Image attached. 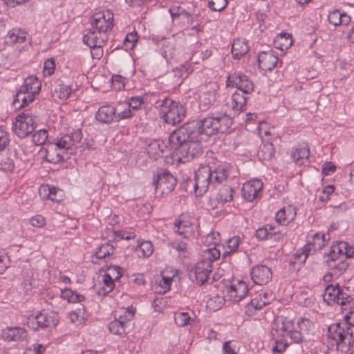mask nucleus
<instances>
[{"instance_id":"6","label":"nucleus","mask_w":354,"mask_h":354,"mask_svg":"<svg viewBox=\"0 0 354 354\" xmlns=\"http://www.w3.org/2000/svg\"><path fill=\"white\" fill-rule=\"evenodd\" d=\"M35 120L29 112H24L12 122V130L20 138H26L35 130Z\"/></svg>"},{"instance_id":"28","label":"nucleus","mask_w":354,"mask_h":354,"mask_svg":"<svg viewBox=\"0 0 354 354\" xmlns=\"http://www.w3.org/2000/svg\"><path fill=\"white\" fill-rule=\"evenodd\" d=\"M129 319L126 317L120 316L119 319H115L109 323V329L114 335H121L125 332V324Z\"/></svg>"},{"instance_id":"16","label":"nucleus","mask_w":354,"mask_h":354,"mask_svg":"<svg viewBox=\"0 0 354 354\" xmlns=\"http://www.w3.org/2000/svg\"><path fill=\"white\" fill-rule=\"evenodd\" d=\"M277 61V53L272 50L263 51L259 55V66L264 71L272 70L276 66Z\"/></svg>"},{"instance_id":"61","label":"nucleus","mask_w":354,"mask_h":354,"mask_svg":"<svg viewBox=\"0 0 354 354\" xmlns=\"http://www.w3.org/2000/svg\"><path fill=\"white\" fill-rule=\"evenodd\" d=\"M133 115L132 110L129 106L127 109H125L124 111H120L116 114L115 120L119 121L120 120L128 119L131 118Z\"/></svg>"},{"instance_id":"64","label":"nucleus","mask_w":354,"mask_h":354,"mask_svg":"<svg viewBox=\"0 0 354 354\" xmlns=\"http://www.w3.org/2000/svg\"><path fill=\"white\" fill-rule=\"evenodd\" d=\"M175 53V49L172 46H165L162 47V55L166 59L173 58Z\"/></svg>"},{"instance_id":"48","label":"nucleus","mask_w":354,"mask_h":354,"mask_svg":"<svg viewBox=\"0 0 354 354\" xmlns=\"http://www.w3.org/2000/svg\"><path fill=\"white\" fill-rule=\"evenodd\" d=\"M138 251L140 252V254H139L140 256L142 255L144 257H148L153 253V245L149 241L142 242L139 245Z\"/></svg>"},{"instance_id":"47","label":"nucleus","mask_w":354,"mask_h":354,"mask_svg":"<svg viewBox=\"0 0 354 354\" xmlns=\"http://www.w3.org/2000/svg\"><path fill=\"white\" fill-rule=\"evenodd\" d=\"M174 320L178 326L183 327L189 323L191 317L187 313L180 312L175 314Z\"/></svg>"},{"instance_id":"17","label":"nucleus","mask_w":354,"mask_h":354,"mask_svg":"<svg viewBox=\"0 0 354 354\" xmlns=\"http://www.w3.org/2000/svg\"><path fill=\"white\" fill-rule=\"evenodd\" d=\"M263 187V183L260 180H253L243 184L242 187V194L243 198L252 201L255 199Z\"/></svg>"},{"instance_id":"35","label":"nucleus","mask_w":354,"mask_h":354,"mask_svg":"<svg viewBox=\"0 0 354 354\" xmlns=\"http://www.w3.org/2000/svg\"><path fill=\"white\" fill-rule=\"evenodd\" d=\"M331 268L333 270V273L330 274H326L324 277V279L325 281L330 280L332 274L339 276L344 273L348 268V263L344 259H339L337 263H333V266Z\"/></svg>"},{"instance_id":"60","label":"nucleus","mask_w":354,"mask_h":354,"mask_svg":"<svg viewBox=\"0 0 354 354\" xmlns=\"http://www.w3.org/2000/svg\"><path fill=\"white\" fill-rule=\"evenodd\" d=\"M8 133L0 129V150H3L9 143Z\"/></svg>"},{"instance_id":"21","label":"nucleus","mask_w":354,"mask_h":354,"mask_svg":"<svg viewBox=\"0 0 354 354\" xmlns=\"http://www.w3.org/2000/svg\"><path fill=\"white\" fill-rule=\"evenodd\" d=\"M116 116V109L112 106H101L96 113V119L102 123H111Z\"/></svg>"},{"instance_id":"7","label":"nucleus","mask_w":354,"mask_h":354,"mask_svg":"<svg viewBox=\"0 0 354 354\" xmlns=\"http://www.w3.org/2000/svg\"><path fill=\"white\" fill-rule=\"evenodd\" d=\"M187 185L191 184L194 189L196 196L203 195L208 189L209 185L212 183L211 168L205 167L199 169L195 173V179L193 182L191 179L187 182Z\"/></svg>"},{"instance_id":"10","label":"nucleus","mask_w":354,"mask_h":354,"mask_svg":"<svg viewBox=\"0 0 354 354\" xmlns=\"http://www.w3.org/2000/svg\"><path fill=\"white\" fill-rule=\"evenodd\" d=\"M227 86L236 87L238 90L245 93V95L250 94L254 91V84L248 77L241 72H235L230 74L226 81Z\"/></svg>"},{"instance_id":"49","label":"nucleus","mask_w":354,"mask_h":354,"mask_svg":"<svg viewBox=\"0 0 354 354\" xmlns=\"http://www.w3.org/2000/svg\"><path fill=\"white\" fill-rule=\"evenodd\" d=\"M240 243V240L239 236H234L229 239L227 245L228 248L230 249L229 251H225L223 254V257L225 258L227 256H228L230 253L234 252L236 251V250L238 248Z\"/></svg>"},{"instance_id":"20","label":"nucleus","mask_w":354,"mask_h":354,"mask_svg":"<svg viewBox=\"0 0 354 354\" xmlns=\"http://www.w3.org/2000/svg\"><path fill=\"white\" fill-rule=\"evenodd\" d=\"M37 318V324L41 328H50L55 326L59 322L58 315L53 311L41 310L36 315Z\"/></svg>"},{"instance_id":"1","label":"nucleus","mask_w":354,"mask_h":354,"mask_svg":"<svg viewBox=\"0 0 354 354\" xmlns=\"http://www.w3.org/2000/svg\"><path fill=\"white\" fill-rule=\"evenodd\" d=\"M185 125L173 131L169 137V143L175 151L177 160L180 162H187L194 158L201 156L203 153V147L198 140V136H192V132H183L186 131Z\"/></svg>"},{"instance_id":"3","label":"nucleus","mask_w":354,"mask_h":354,"mask_svg":"<svg viewBox=\"0 0 354 354\" xmlns=\"http://www.w3.org/2000/svg\"><path fill=\"white\" fill-rule=\"evenodd\" d=\"M345 323H336L330 325L328 329V336L335 341L337 347H345L347 350L354 343L353 331L351 326H354V311H349L344 316Z\"/></svg>"},{"instance_id":"46","label":"nucleus","mask_w":354,"mask_h":354,"mask_svg":"<svg viewBox=\"0 0 354 354\" xmlns=\"http://www.w3.org/2000/svg\"><path fill=\"white\" fill-rule=\"evenodd\" d=\"M48 138V132L46 129L37 131L32 136V142L37 145H41L45 143Z\"/></svg>"},{"instance_id":"39","label":"nucleus","mask_w":354,"mask_h":354,"mask_svg":"<svg viewBox=\"0 0 354 354\" xmlns=\"http://www.w3.org/2000/svg\"><path fill=\"white\" fill-rule=\"evenodd\" d=\"M313 326V324L310 319L301 317L297 321V327L295 328L306 336L308 335Z\"/></svg>"},{"instance_id":"2","label":"nucleus","mask_w":354,"mask_h":354,"mask_svg":"<svg viewBox=\"0 0 354 354\" xmlns=\"http://www.w3.org/2000/svg\"><path fill=\"white\" fill-rule=\"evenodd\" d=\"M232 124V118L226 114L216 113L208 116L201 120H193L185 123L187 131L192 133V136H198L205 134L210 136L217 133H225Z\"/></svg>"},{"instance_id":"31","label":"nucleus","mask_w":354,"mask_h":354,"mask_svg":"<svg viewBox=\"0 0 354 354\" xmlns=\"http://www.w3.org/2000/svg\"><path fill=\"white\" fill-rule=\"evenodd\" d=\"M228 176V170L223 166H218L214 169H211L212 183L220 184L227 179Z\"/></svg>"},{"instance_id":"25","label":"nucleus","mask_w":354,"mask_h":354,"mask_svg":"<svg viewBox=\"0 0 354 354\" xmlns=\"http://www.w3.org/2000/svg\"><path fill=\"white\" fill-rule=\"evenodd\" d=\"M26 337V331L20 327L8 328L2 333V337L8 341L22 340Z\"/></svg>"},{"instance_id":"32","label":"nucleus","mask_w":354,"mask_h":354,"mask_svg":"<svg viewBox=\"0 0 354 354\" xmlns=\"http://www.w3.org/2000/svg\"><path fill=\"white\" fill-rule=\"evenodd\" d=\"M324 246V243L321 239V234L319 233H316L313 235V241L310 242L307 245H305V250L304 252V254L305 255L304 260L305 261L308 255L309 251L313 249L314 250H320Z\"/></svg>"},{"instance_id":"11","label":"nucleus","mask_w":354,"mask_h":354,"mask_svg":"<svg viewBox=\"0 0 354 354\" xmlns=\"http://www.w3.org/2000/svg\"><path fill=\"white\" fill-rule=\"evenodd\" d=\"M82 139V133L81 130L78 129L71 134H66L60 138H57L53 143L68 156V153H72V151L69 152V151H72L73 147L80 142Z\"/></svg>"},{"instance_id":"58","label":"nucleus","mask_w":354,"mask_h":354,"mask_svg":"<svg viewBox=\"0 0 354 354\" xmlns=\"http://www.w3.org/2000/svg\"><path fill=\"white\" fill-rule=\"evenodd\" d=\"M344 247H348V243L345 241H340L337 243L336 245H333L331 249L334 250L337 254L343 257L344 256L343 250H344Z\"/></svg>"},{"instance_id":"42","label":"nucleus","mask_w":354,"mask_h":354,"mask_svg":"<svg viewBox=\"0 0 354 354\" xmlns=\"http://www.w3.org/2000/svg\"><path fill=\"white\" fill-rule=\"evenodd\" d=\"M114 248L109 243L102 245L95 252L96 258L102 259L113 253Z\"/></svg>"},{"instance_id":"37","label":"nucleus","mask_w":354,"mask_h":354,"mask_svg":"<svg viewBox=\"0 0 354 354\" xmlns=\"http://www.w3.org/2000/svg\"><path fill=\"white\" fill-rule=\"evenodd\" d=\"M234 189L227 185L223 186L217 194V199L221 203L231 201L233 198Z\"/></svg>"},{"instance_id":"41","label":"nucleus","mask_w":354,"mask_h":354,"mask_svg":"<svg viewBox=\"0 0 354 354\" xmlns=\"http://www.w3.org/2000/svg\"><path fill=\"white\" fill-rule=\"evenodd\" d=\"M309 156V150L307 147H301L296 149L292 153V158L294 161L299 165L303 164V159H306Z\"/></svg>"},{"instance_id":"15","label":"nucleus","mask_w":354,"mask_h":354,"mask_svg":"<svg viewBox=\"0 0 354 354\" xmlns=\"http://www.w3.org/2000/svg\"><path fill=\"white\" fill-rule=\"evenodd\" d=\"M250 274L254 283L260 286L267 284L272 277L271 269L263 265L252 268Z\"/></svg>"},{"instance_id":"52","label":"nucleus","mask_w":354,"mask_h":354,"mask_svg":"<svg viewBox=\"0 0 354 354\" xmlns=\"http://www.w3.org/2000/svg\"><path fill=\"white\" fill-rule=\"evenodd\" d=\"M276 232H268V228L267 226L263 227H260L256 231V236L259 240H266L268 239H271Z\"/></svg>"},{"instance_id":"38","label":"nucleus","mask_w":354,"mask_h":354,"mask_svg":"<svg viewBox=\"0 0 354 354\" xmlns=\"http://www.w3.org/2000/svg\"><path fill=\"white\" fill-rule=\"evenodd\" d=\"M216 100V91L214 89L204 91L200 96V104L204 108L207 107L209 104L214 103Z\"/></svg>"},{"instance_id":"14","label":"nucleus","mask_w":354,"mask_h":354,"mask_svg":"<svg viewBox=\"0 0 354 354\" xmlns=\"http://www.w3.org/2000/svg\"><path fill=\"white\" fill-rule=\"evenodd\" d=\"M249 289L246 283L243 281H239L237 283L226 288L225 297L232 302L240 303L243 301Z\"/></svg>"},{"instance_id":"8","label":"nucleus","mask_w":354,"mask_h":354,"mask_svg":"<svg viewBox=\"0 0 354 354\" xmlns=\"http://www.w3.org/2000/svg\"><path fill=\"white\" fill-rule=\"evenodd\" d=\"M152 185L155 189L159 190L161 194H168L174 189L176 179L170 172L161 169L153 175Z\"/></svg>"},{"instance_id":"56","label":"nucleus","mask_w":354,"mask_h":354,"mask_svg":"<svg viewBox=\"0 0 354 354\" xmlns=\"http://www.w3.org/2000/svg\"><path fill=\"white\" fill-rule=\"evenodd\" d=\"M103 281L104 284L103 287L104 292L109 293L112 291L114 286V279L111 278L109 274H104Z\"/></svg>"},{"instance_id":"40","label":"nucleus","mask_w":354,"mask_h":354,"mask_svg":"<svg viewBox=\"0 0 354 354\" xmlns=\"http://www.w3.org/2000/svg\"><path fill=\"white\" fill-rule=\"evenodd\" d=\"M75 91V88L73 86L62 84L58 85L55 92L57 93L59 98L66 100Z\"/></svg>"},{"instance_id":"57","label":"nucleus","mask_w":354,"mask_h":354,"mask_svg":"<svg viewBox=\"0 0 354 354\" xmlns=\"http://www.w3.org/2000/svg\"><path fill=\"white\" fill-rule=\"evenodd\" d=\"M30 223L34 227H41L46 223L45 218L41 215L34 216L30 218Z\"/></svg>"},{"instance_id":"44","label":"nucleus","mask_w":354,"mask_h":354,"mask_svg":"<svg viewBox=\"0 0 354 354\" xmlns=\"http://www.w3.org/2000/svg\"><path fill=\"white\" fill-rule=\"evenodd\" d=\"M138 39V37L136 32H132L127 34L123 41L125 50H127L132 49L137 42Z\"/></svg>"},{"instance_id":"13","label":"nucleus","mask_w":354,"mask_h":354,"mask_svg":"<svg viewBox=\"0 0 354 354\" xmlns=\"http://www.w3.org/2000/svg\"><path fill=\"white\" fill-rule=\"evenodd\" d=\"M273 299V294L270 291L260 292L251 299L249 303L245 304V313L252 314L254 313V310H260L267 304H269Z\"/></svg>"},{"instance_id":"53","label":"nucleus","mask_w":354,"mask_h":354,"mask_svg":"<svg viewBox=\"0 0 354 354\" xmlns=\"http://www.w3.org/2000/svg\"><path fill=\"white\" fill-rule=\"evenodd\" d=\"M105 274H109L113 279L118 280L122 276L121 268L118 266H110Z\"/></svg>"},{"instance_id":"51","label":"nucleus","mask_w":354,"mask_h":354,"mask_svg":"<svg viewBox=\"0 0 354 354\" xmlns=\"http://www.w3.org/2000/svg\"><path fill=\"white\" fill-rule=\"evenodd\" d=\"M342 12L339 10H335L329 12L328 19L330 24L335 26L341 25Z\"/></svg>"},{"instance_id":"34","label":"nucleus","mask_w":354,"mask_h":354,"mask_svg":"<svg viewBox=\"0 0 354 354\" xmlns=\"http://www.w3.org/2000/svg\"><path fill=\"white\" fill-rule=\"evenodd\" d=\"M169 12L173 18L180 17L187 19L189 24L193 23L191 14L182 6H171Z\"/></svg>"},{"instance_id":"30","label":"nucleus","mask_w":354,"mask_h":354,"mask_svg":"<svg viewBox=\"0 0 354 354\" xmlns=\"http://www.w3.org/2000/svg\"><path fill=\"white\" fill-rule=\"evenodd\" d=\"M274 153V148L271 142H266L259 147L257 156L261 160H270Z\"/></svg>"},{"instance_id":"22","label":"nucleus","mask_w":354,"mask_h":354,"mask_svg":"<svg viewBox=\"0 0 354 354\" xmlns=\"http://www.w3.org/2000/svg\"><path fill=\"white\" fill-rule=\"evenodd\" d=\"M39 194L44 198H47L52 201L59 202L62 201L64 192L62 189L48 185L41 186L39 188Z\"/></svg>"},{"instance_id":"62","label":"nucleus","mask_w":354,"mask_h":354,"mask_svg":"<svg viewBox=\"0 0 354 354\" xmlns=\"http://www.w3.org/2000/svg\"><path fill=\"white\" fill-rule=\"evenodd\" d=\"M276 221L281 225H285L289 222V219L286 216V210L281 209L276 214Z\"/></svg>"},{"instance_id":"59","label":"nucleus","mask_w":354,"mask_h":354,"mask_svg":"<svg viewBox=\"0 0 354 354\" xmlns=\"http://www.w3.org/2000/svg\"><path fill=\"white\" fill-rule=\"evenodd\" d=\"M328 259L326 262L329 267H333V263H336V261L341 259V257L336 254V252L331 249V251L327 255Z\"/></svg>"},{"instance_id":"4","label":"nucleus","mask_w":354,"mask_h":354,"mask_svg":"<svg viewBox=\"0 0 354 354\" xmlns=\"http://www.w3.org/2000/svg\"><path fill=\"white\" fill-rule=\"evenodd\" d=\"M41 83L35 76H29L25 79L24 84L16 93L13 104L21 108L32 102L35 95L41 90Z\"/></svg>"},{"instance_id":"19","label":"nucleus","mask_w":354,"mask_h":354,"mask_svg":"<svg viewBox=\"0 0 354 354\" xmlns=\"http://www.w3.org/2000/svg\"><path fill=\"white\" fill-rule=\"evenodd\" d=\"M44 153L45 160L50 163L57 164L68 158L54 143L48 145L45 149Z\"/></svg>"},{"instance_id":"9","label":"nucleus","mask_w":354,"mask_h":354,"mask_svg":"<svg viewBox=\"0 0 354 354\" xmlns=\"http://www.w3.org/2000/svg\"><path fill=\"white\" fill-rule=\"evenodd\" d=\"M91 23L93 30L99 34H106L113 26V15L109 10L95 13L92 16Z\"/></svg>"},{"instance_id":"54","label":"nucleus","mask_w":354,"mask_h":354,"mask_svg":"<svg viewBox=\"0 0 354 354\" xmlns=\"http://www.w3.org/2000/svg\"><path fill=\"white\" fill-rule=\"evenodd\" d=\"M55 60L52 58L48 59L44 62V73L46 75H51L55 71Z\"/></svg>"},{"instance_id":"23","label":"nucleus","mask_w":354,"mask_h":354,"mask_svg":"<svg viewBox=\"0 0 354 354\" xmlns=\"http://www.w3.org/2000/svg\"><path fill=\"white\" fill-rule=\"evenodd\" d=\"M275 328H273L281 337L288 335L294 328L293 321L288 317L278 318L274 322Z\"/></svg>"},{"instance_id":"36","label":"nucleus","mask_w":354,"mask_h":354,"mask_svg":"<svg viewBox=\"0 0 354 354\" xmlns=\"http://www.w3.org/2000/svg\"><path fill=\"white\" fill-rule=\"evenodd\" d=\"M221 256L220 251L215 247L205 249L203 252L202 259L200 261H207L210 265L219 259Z\"/></svg>"},{"instance_id":"27","label":"nucleus","mask_w":354,"mask_h":354,"mask_svg":"<svg viewBox=\"0 0 354 354\" xmlns=\"http://www.w3.org/2000/svg\"><path fill=\"white\" fill-rule=\"evenodd\" d=\"M249 50V46L245 39H236L234 40L232 46L233 57L237 59L245 55Z\"/></svg>"},{"instance_id":"45","label":"nucleus","mask_w":354,"mask_h":354,"mask_svg":"<svg viewBox=\"0 0 354 354\" xmlns=\"http://www.w3.org/2000/svg\"><path fill=\"white\" fill-rule=\"evenodd\" d=\"M292 343L302 344L306 341V336L294 327L288 334Z\"/></svg>"},{"instance_id":"26","label":"nucleus","mask_w":354,"mask_h":354,"mask_svg":"<svg viewBox=\"0 0 354 354\" xmlns=\"http://www.w3.org/2000/svg\"><path fill=\"white\" fill-rule=\"evenodd\" d=\"M354 290L349 287H340L339 293L337 295V304L341 306L351 304L353 303L354 305Z\"/></svg>"},{"instance_id":"24","label":"nucleus","mask_w":354,"mask_h":354,"mask_svg":"<svg viewBox=\"0 0 354 354\" xmlns=\"http://www.w3.org/2000/svg\"><path fill=\"white\" fill-rule=\"evenodd\" d=\"M27 32L21 29H12L6 37L5 42L9 45L23 44L26 41Z\"/></svg>"},{"instance_id":"5","label":"nucleus","mask_w":354,"mask_h":354,"mask_svg":"<svg viewBox=\"0 0 354 354\" xmlns=\"http://www.w3.org/2000/svg\"><path fill=\"white\" fill-rule=\"evenodd\" d=\"M160 114L165 122L175 125L183 121L185 117V109L179 102L165 98L161 102Z\"/></svg>"},{"instance_id":"18","label":"nucleus","mask_w":354,"mask_h":354,"mask_svg":"<svg viewBox=\"0 0 354 354\" xmlns=\"http://www.w3.org/2000/svg\"><path fill=\"white\" fill-rule=\"evenodd\" d=\"M108 41L105 33L99 34L97 31L91 28L84 37V42L90 48L102 47Z\"/></svg>"},{"instance_id":"43","label":"nucleus","mask_w":354,"mask_h":354,"mask_svg":"<svg viewBox=\"0 0 354 354\" xmlns=\"http://www.w3.org/2000/svg\"><path fill=\"white\" fill-rule=\"evenodd\" d=\"M189 227L188 222L178 221L174 224V230L176 234L183 236L184 238H187V234L189 233L188 231Z\"/></svg>"},{"instance_id":"33","label":"nucleus","mask_w":354,"mask_h":354,"mask_svg":"<svg viewBox=\"0 0 354 354\" xmlns=\"http://www.w3.org/2000/svg\"><path fill=\"white\" fill-rule=\"evenodd\" d=\"M338 293H339V286L338 284L335 286L333 285L328 286L323 295L324 299L328 304L332 302L337 303Z\"/></svg>"},{"instance_id":"12","label":"nucleus","mask_w":354,"mask_h":354,"mask_svg":"<svg viewBox=\"0 0 354 354\" xmlns=\"http://www.w3.org/2000/svg\"><path fill=\"white\" fill-rule=\"evenodd\" d=\"M190 276H194L196 283L202 286L209 283L212 272V266L207 261H198L191 270Z\"/></svg>"},{"instance_id":"55","label":"nucleus","mask_w":354,"mask_h":354,"mask_svg":"<svg viewBox=\"0 0 354 354\" xmlns=\"http://www.w3.org/2000/svg\"><path fill=\"white\" fill-rule=\"evenodd\" d=\"M288 346V342H285L283 339H276L274 346L272 347V350L273 352L281 353L286 350Z\"/></svg>"},{"instance_id":"63","label":"nucleus","mask_w":354,"mask_h":354,"mask_svg":"<svg viewBox=\"0 0 354 354\" xmlns=\"http://www.w3.org/2000/svg\"><path fill=\"white\" fill-rule=\"evenodd\" d=\"M143 103V100L140 97H132L129 102V106L133 110H137Z\"/></svg>"},{"instance_id":"29","label":"nucleus","mask_w":354,"mask_h":354,"mask_svg":"<svg viewBox=\"0 0 354 354\" xmlns=\"http://www.w3.org/2000/svg\"><path fill=\"white\" fill-rule=\"evenodd\" d=\"M244 94L245 93L238 90L232 95L231 106L234 111H242L245 106L248 97Z\"/></svg>"},{"instance_id":"50","label":"nucleus","mask_w":354,"mask_h":354,"mask_svg":"<svg viewBox=\"0 0 354 354\" xmlns=\"http://www.w3.org/2000/svg\"><path fill=\"white\" fill-rule=\"evenodd\" d=\"M227 5V0H211L208 2L209 8L213 11H221Z\"/></svg>"}]
</instances>
